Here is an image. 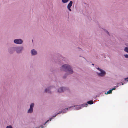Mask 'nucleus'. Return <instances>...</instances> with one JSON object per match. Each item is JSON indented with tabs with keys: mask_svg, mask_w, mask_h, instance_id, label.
Masks as SVG:
<instances>
[{
	"mask_svg": "<svg viewBox=\"0 0 128 128\" xmlns=\"http://www.w3.org/2000/svg\"><path fill=\"white\" fill-rule=\"evenodd\" d=\"M64 78H64V77H63Z\"/></svg>",
	"mask_w": 128,
	"mask_h": 128,
	"instance_id": "27",
	"label": "nucleus"
},
{
	"mask_svg": "<svg viewBox=\"0 0 128 128\" xmlns=\"http://www.w3.org/2000/svg\"><path fill=\"white\" fill-rule=\"evenodd\" d=\"M38 128H43V126H39Z\"/></svg>",
	"mask_w": 128,
	"mask_h": 128,
	"instance_id": "19",
	"label": "nucleus"
},
{
	"mask_svg": "<svg viewBox=\"0 0 128 128\" xmlns=\"http://www.w3.org/2000/svg\"><path fill=\"white\" fill-rule=\"evenodd\" d=\"M31 52L32 55H35L37 54L36 51L34 49L31 50Z\"/></svg>",
	"mask_w": 128,
	"mask_h": 128,
	"instance_id": "7",
	"label": "nucleus"
},
{
	"mask_svg": "<svg viewBox=\"0 0 128 128\" xmlns=\"http://www.w3.org/2000/svg\"><path fill=\"white\" fill-rule=\"evenodd\" d=\"M72 1H70L69 4H68L67 6V8L70 11H71V10L70 9V7L72 6Z\"/></svg>",
	"mask_w": 128,
	"mask_h": 128,
	"instance_id": "4",
	"label": "nucleus"
},
{
	"mask_svg": "<svg viewBox=\"0 0 128 128\" xmlns=\"http://www.w3.org/2000/svg\"><path fill=\"white\" fill-rule=\"evenodd\" d=\"M48 121V120H47V121H46L44 124V125H45V124L47 123V122Z\"/></svg>",
	"mask_w": 128,
	"mask_h": 128,
	"instance_id": "20",
	"label": "nucleus"
},
{
	"mask_svg": "<svg viewBox=\"0 0 128 128\" xmlns=\"http://www.w3.org/2000/svg\"><path fill=\"white\" fill-rule=\"evenodd\" d=\"M52 119V118H50V121Z\"/></svg>",
	"mask_w": 128,
	"mask_h": 128,
	"instance_id": "22",
	"label": "nucleus"
},
{
	"mask_svg": "<svg viewBox=\"0 0 128 128\" xmlns=\"http://www.w3.org/2000/svg\"><path fill=\"white\" fill-rule=\"evenodd\" d=\"M65 89L64 88H60L58 90V92H63L64 90Z\"/></svg>",
	"mask_w": 128,
	"mask_h": 128,
	"instance_id": "6",
	"label": "nucleus"
},
{
	"mask_svg": "<svg viewBox=\"0 0 128 128\" xmlns=\"http://www.w3.org/2000/svg\"><path fill=\"white\" fill-rule=\"evenodd\" d=\"M50 88H46L45 90V92H50Z\"/></svg>",
	"mask_w": 128,
	"mask_h": 128,
	"instance_id": "9",
	"label": "nucleus"
},
{
	"mask_svg": "<svg viewBox=\"0 0 128 128\" xmlns=\"http://www.w3.org/2000/svg\"><path fill=\"white\" fill-rule=\"evenodd\" d=\"M60 113V112H59V113H57V114H56L54 116H53V117H54L56 116V115L58 114H59Z\"/></svg>",
	"mask_w": 128,
	"mask_h": 128,
	"instance_id": "17",
	"label": "nucleus"
},
{
	"mask_svg": "<svg viewBox=\"0 0 128 128\" xmlns=\"http://www.w3.org/2000/svg\"><path fill=\"white\" fill-rule=\"evenodd\" d=\"M125 57L126 58H128V54H125L124 55Z\"/></svg>",
	"mask_w": 128,
	"mask_h": 128,
	"instance_id": "16",
	"label": "nucleus"
},
{
	"mask_svg": "<svg viewBox=\"0 0 128 128\" xmlns=\"http://www.w3.org/2000/svg\"><path fill=\"white\" fill-rule=\"evenodd\" d=\"M33 111V109L32 108H30V109L28 110V113H31Z\"/></svg>",
	"mask_w": 128,
	"mask_h": 128,
	"instance_id": "8",
	"label": "nucleus"
},
{
	"mask_svg": "<svg viewBox=\"0 0 128 128\" xmlns=\"http://www.w3.org/2000/svg\"><path fill=\"white\" fill-rule=\"evenodd\" d=\"M92 65H94V64H92Z\"/></svg>",
	"mask_w": 128,
	"mask_h": 128,
	"instance_id": "24",
	"label": "nucleus"
},
{
	"mask_svg": "<svg viewBox=\"0 0 128 128\" xmlns=\"http://www.w3.org/2000/svg\"><path fill=\"white\" fill-rule=\"evenodd\" d=\"M88 103L89 104H93V102L92 100L89 101L88 102Z\"/></svg>",
	"mask_w": 128,
	"mask_h": 128,
	"instance_id": "10",
	"label": "nucleus"
},
{
	"mask_svg": "<svg viewBox=\"0 0 128 128\" xmlns=\"http://www.w3.org/2000/svg\"><path fill=\"white\" fill-rule=\"evenodd\" d=\"M127 81L128 82V80H127Z\"/></svg>",
	"mask_w": 128,
	"mask_h": 128,
	"instance_id": "28",
	"label": "nucleus"
},
{
	"mask_svg": "<svg viewBox=\"0 0 128 128\" xmlns=\"http://www.w3.org/2000/svg\"><path fill=\"white\" fill-rule=\"evenodd\" d=\"M68 0H62V2H63L65 3L68 2Z\"/></svg>",
	"mask_w": 128,
	"mask_h": 128,
	"instance_id": "14",
	"label": "nucleus"
},
{
	"mask_svg": "<svg viewBox=\"0 0 128 128\" xmlns=\"http://www.w3.org/2000/svg\"><path fill=\"white\" fill-rule=\"evenodd\" d=\"M6 128H12L11 126H7L6 127Z\"/></svg>",
	"mask_w": 128,
	"mask_h": 128,
	"instance_id": "15",
	"label": "nucleus"
},
{
	"mask_svg": "<svg viewBox=\"0 0 128 128\" xmlns=\"http://www.w3.org/2000/svg\"><path fill=\"white\" fill-rule=\"evenodd\" d=\"M66 110H67L68 109V108H66Z\"/></svg>",
	"mask_w": 128,
	"mask_h": 128,
	"instance_id": "23",
	"label": "nucleus"
},
{
	"mask_svg": "<svg viewBox=\"0 0 128 128\" xmlns=\"http://www.w3.org/2000/svg\"><path fill=\"white\" fill-rule=\"evenodd\" d=\"M106 31V32H107V33L108 34H109V33L107 31Z\"/></svg>",
	"mask_w": 128,
	"mask_h": 128,
	"instance_id": "21",
	"label": "nucleus"
},
{
	"mask_svg": "<svg viewBox=\"0 0 128 128\" xmlns=\"http://www.w3.org/2000/svg\"><path fill=\"white\" fill-rule=\"evenodd\" d=\"M86 105H88L87 104H86Z\"/></svg>",
	"mask_w": 128,
	"mask_h": 128,
	"instance_id": "26",
	"label": "nucleus"
},
{
	"mask_svg": "<svg viewBox=\"0 0 128 128\" xmlns=\"http://www.w3.org/2000/svg\"><path fill=\"white\" fill-rule=\"evenodd\" d=\"M62 112H60V113H62Z\"/></svg>",
	"mask_w": 128,
	"mask_h": 128,
	"instance_id": "25",
	"label": "nucleus"
},
{
	"mask_svg": "<svg viewBox=\"0 0 128 128\" xmlns=\"http://www.w3.org/2000/svg\"><path fill=\"white\" fill-rule=\"evenodd\" d=\"M97 68L98 69V70L100 71V73H99L98 74V75L99 76H104L105 75L106 72L104 71L102 69H100L99 68Z\"/></svg>",
	"mask_w": 128,
	"mask_h": 128,
	"instance_id": "2",
	"label": "nucleus"
},
{
	"mask_svg": "<svg viewBox=\"0 0 128 128\" xmlns=\"http://www.w3.org/2000/svg\"><path fill=\"white\" fill-rule=\"evenodd\" d=\"M80 108H79L78 109H80Z\"/></svg>",
	"mask_w": 128,
	"mask_h": 128,
	"instance_id": "29",
	"label": "nucleus"
},
{
	"mask_svg": "<svg viewBox=\"0 0 128 128\" xmlns=\"http://www.w3.org/2000/svg\"><path fill=\"white\" fill-rule=\"evenodd\" d=\"M34 103H32L31 104L30 108H32L33 107H34Z\"/></svg>",
	"mask_w": 128,
	"mask_h": 128,
	"instance_id": "13",
	"label": "nucleus"
},
{
	"mask_svg": "<svg viewBox=\"0 0 128 128\" xmlns=\"http://www.w3.org/2000/svg\"><path fill=\"white\" fill-rule=\"evenodd\" d=\"M112 91L111 90H110L109 91H108L106 94H111L112 93Z\"/></svg>",
	"mask_w": 128,
	"mask_h": 128,
	"instance_id": "12",
	"label": "nucleus"
},
{
	"mask_svg": "<svg viewBox=\"0 0 128 128\" xmlns=\"http://www.w3.org/2000/svg\"><path fill=\"white\" fill-rule=\"evenodd\" d=\"M62 70L67 72L69 74H72L73 73L72 69L69 65L65 64L62 66Z\"/></svg>",
	"mask_w": 128,
	"mask_h": 128,
	"instance_id": "1",
	"label": "nucleus"
},
{
	"mask_svg": "<svg viewBox=\"0 0 128 128\" xmlns=\"http://www.w3.org/2000/svg\"><path fill=\"white\" fill-rule=\"evenodd\" d=\"M124 51L128 53V48L127 47H126L124 48Z\"/></svg>",
	"mask_w": 128,
	"mask_h": 128,
	"instance_id": "11",
	"label": "nucleus"
},
{
	"mask_svg": "<svg viewBox=\"0 0 128 128\" xmlns=\"http://www.w3.org/2000/svg\"><path fill=\"white\" fill-rule=\"evenodd\" d=\"M23 50V48L22 47H18L16 48V51L17 53H20Z\"/></svg>",
	"mask_w": 128,
	"mask_h": 128,
	"instance_id": "5",
	"label": "nucleus"
},
{
	"mask_svg": "<svg viewBox=\"0 0 128 128\" xmlns=\"http://www.w3.org/2000/svg\"><path fill=\"white\" fill-rule=\"evenodd\" d=\"M115 89H116L115 88H112V89L111 90H112H112H115Z\"/></svg>",
	"mask_w": 128,
	"mask_h": 128,
	"instance_id": "18",
	"label": "nucleus"
},
{
	"mask_svg": "<svg viewBox=\"0 0 128 128\" xmlns=\"http://www.w3.org/2000/svg\"><path fill=\"white\" fill-rule=\"evenodd\" d=\"M14 42L16 44H21L22 42V41L20 39H16L14 40Z\"/></svg>",
	"mask_w": 128,
	"mask_h": 128,
	"instance_id": "3",
	"label": "nucleus"
}]
</instances>
